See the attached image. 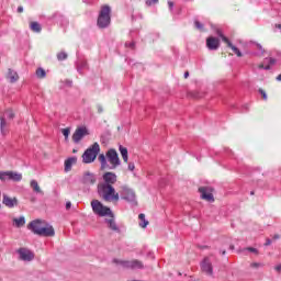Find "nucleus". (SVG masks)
Returning <instances> with one entry per match:
<instances>
[{"label": "nucleus", "instance_id": "48", "mask_svg": "<svg viewBox=\"0 0 281 281\" xmlns=\"http://www.w3.org/2000/svg\"><path fill=\"white\" fill-rule=\"evenodd\" d=\"M184 78H190V72L189 71L184 72Z\"/></svg>", "mask_w": 281, "mask_h": 281}, {"label": "nucleus", "instance_id": "26", "mask_svg": "<svg viewBox=\"0 0 281 281\" xmlns=\"http://www.w3.org/2000/svg\"><path fill=\"white\" fill-rule=\"evenodd\" d=\"M76 164V158L71 157L65 160V172H69L71 170V166Z\"/></svg>", "mask_w": 281, "mask_h": 281}, {"label": "nucleus", "instance_id": "20", "mask_svg": "<svg viewBox=\"0 0 281 281\" xmlns=\"http://www.w3.org/2000/svg\"><path fill=\"white\" fill-rule=\"evenodd\" d=\"M3 205H5V207H16V205H19V200L16 198H10L7 194H3V200H2Z\"/></svg>", "mask_w": 281, "mask_h": 281}, {"label": "nucleus", "instance_id": "22", "mask_svg": "<svg viewBox=\"0 0 281 281\" xmlns=\"http://www.w3.org/2000/svg\"><path fill=\"white\" fill-rule=\"evenodd\" d=\"M83 183L86 184H93L95 183L97 179H95V175L87 171L83 173V179H82Z\"/></svg>", "mask_w": 281, "mask_h": 281}, {"label": "nucleus", "instance_id": "18", "mask_svg": "<svg viewBox=\"0 0 281 281\" xmlns=\"http://www.w3.org/2000/svg\"><path fill=\"white\" fill-rule=\"evenodd\" d=\"M277 60L276 58L272 57H268L265 58L261 64H259V69H265L266 71H269V69H271L273 67V65H276Z\"/></svg>", "mask_w": 281, "mask_h": 281}, {"label": "nucleus", "instance_id": "35", "mask_svg": "<svg viewBox=\"0 0 281 281\" xmlns=\"http://www.w3.org/2000/svg\"><path fill=\"white\" fill-rule=\"evenodd\" d=\"M194 25L196 27V30H200V32H203V24L199 21V20H195L194 21Z\"/></svg>", "mask_w": 281, "mask_h": 281}, {"label": "nucleus", "instance_id": "12", "mask_svg": "<svg viewBox=\"0 0 281 281\" xmlns=\"http://www.w3.org/2000/svg\"><path fill=\"white\" fill-rule=\"evenodd\" d=\"M214 190L211 187H200L199 192L201 194V199L204 201H209L210 203L214 202V194H212Z\"/></svg>", "mask_w": 281, "mask_h": 281}, {"label": "nucleus", "instance_id": "45", "mask_svg": "<svg viewBox=\"0 0 281 281\" xmlns=\"http://www.w3.org/2000/svg\"><path fill=\"white\" fill-rule=\"evenodd\" d=\"M269 245H271V240L269 238L266 239L265 246L269 247Z\"/></svg>", "mask_w": 281, "mask_h": 281}, {"label": "nucleus", "instance_id": "50", "mask_svg": "<svg viewBox=\"0 0 281 281\" xmlns=\"http://www.w3.org/2000/svg\"><path fill=\"white\" fill-rule=\"evenodd\" d=\"M277 80L281 82V74L277 77Z\"/></svg>", "mask_w": 281, "mask_h": 281}, {"label": "nucleus", "instance_id": "19", "mask_svg": "<svg viewBox=\"0 0 281 281\" xmlns=\"http://www.w3.org/2000/svg\"><path fill=\"white\" fill-rule=\"evenodd\" d=\"M45 225V222L41 221V220H35L33 222H31L27 227L29 229H32L37 236H38V232H41V228H43Z\"/></svg>", "mask_w": 281, "mask_h": 281}, {"label": "nucleus", "instance_id": "32", "mask_svg": "<svg viewBox=\"0 0 281 281\" xmlns=\"http://www.w3.org/2000/svg\"><path fill=\"white\" fill-rule=\"evenodd\" d=\"M67 58H68V55H67L66 52H60V53L57 54V59L58 60H67Z\"/></svg>", "mask_w": 281, "mask_h": 281}, {"label": "nucleus", "instance_id": "49", "mask_svg": "<svg viewBox=\"0 0 281 281\" xmlns=\"http://www.w3.org/2000/svg\"><path fill=\"white\" fill-rule=\"evenodd\" d=\"M278 238H280V235H274L273 236V240H278Z\"/></svg>", "mask_w": 281, "mask_h": 281}, {"label": "nucleus", "instance_id": "4", "mask_svg": "<svg viewBox=\"0 0 281 281\" xmlns=\"http://www.w3.org/2000/svg\"><path fill=\"white\" fill-rule=\"evenodd\" d=\"M91 207L92 212H94L97 216H110V218H115V215L113 214V211H111V207L104 206V204H102V202H100L99 200H92Z\"/></svg>", "mask_w": 281, "mask_h": 281}, {"label": "nucleus", "instance_id": "13", "mask_svg": "<svg viewBox=\"0 0 281 281\" xmlns=\"http://www.w3.org/2000/svg\"><path fill=\"white\" fill-rule=\"evenodd\" d=\"M206 47L211 52H216V49H218V47H221V40H218V37L209 36L206 38Z\"/></svg>", "mask_w": 281, "mask_h": 281}, {"label": "nucleus", "instance_id": "36", "mask_svg": "<svg viewBox=\"0 0 281 281\" xmlns=\"http://www.w3.org/2000/svg\"><path fill=\"white\" fill-rule=\"evenodd\" d=\"M61 133L64 137L67 139L69 137V133H71V130L69 127L61 130Z\"/></svg>", "mask_w": 281, "mask_h": 281}, {"label": "nucleus", "instance_id": "6", "mask_svg": "<svg viewBox=\"0 0 281 281\" xmlns=\"http://www.w3.org/2000/svg\"><path fill=\"white\" fill-rule=\"evenodd\" d=\"M5 120H14V112L12 110H7L2 116H0V128H1V134L3 137L8 135V122Z\"/></svg>", "mask_w": 281, "mask_h": 281}, {"label": "nucleus", "instance_id": "5", "mask_svg": "<svg viewBox=\"0 0 281 281\" xmlns=\"http://www.w3.org/2000/svg\"><path fill=\"white\" fill-rule=\"evenodd\" d=\"M100 153V145L94 143L82 155L83 164H93Z\"/></svg>", "mask_w": 281, "mask_h": 281}, {"label": "nucleus", "instance_id": "28", "mask_svg": "<svg viewBox=\"0 0 281 281\" xmlns=\"http://www.w3.org/2000/svg\"><path fill=\"white\" fill-rule=\"evenodd\" d=\"M31 188L33 192H36V194H43V190H41V187L38 186V182L36 180L31 181Z\"/></svg>", "mask_w": 281, "mask_h": 281}, {"label": "nucleus", "instance_id": "31", "mask_svg": "<svg viewBox=\"0 0 281 281\" xmlns=\"http://www.w3.org/2000/svg\"><path fill=\"white\" fill-rule=\"evenodd\" d=\"M36 76H37V78H45V76H47V72H45V69H43V68H37Z\"/></svg>", "mask_w": 281, "mask_h": 281}, {"label": "nucleus", "instance_id": "8", "mask_svg": "<svg viewBox=\"0 0 281 281\" xmlns=\"http://www.w3.org/2000/svg\"><path fill=\"white\" fill-rule=\"evenodd\" d=\"M23 179V175L16 171H2L0 172V181H15L19 182Z\"/></svg>", "mask_w": 281, "mask_h": 281}, {"label": "nucleus", "instance_id": "51", "mask_svg": "<svg viewBox=\"0 0 281 281\" xmlns=\"http://www.w3.org/2000/svg\"><path fill=\"white\" fill-rule=\"evenodd\" d=\"M229 249H231L232 251H234V245H231V246H229Z\"/></svg>", "mask_w": 281, "mask_h": 281}, {"label": "nucleus", "instance_id": "39", "mask_svg": "<svg viewBox=\"0 0 281 281\" xmlns=\"http://www.w3.org/2000/svg\"><path fill=\"white\" fill-rule=\"evenodd\" d=\"M246 249H247V251H250L251 254H256V256H258V254H259L258 249H256L254 247H248Z\"/></svg>", "mask_w": 281, "mask_h": 281}, {"label": "nucleus", "instance_id": "52", "mask_svg": "<svg viewBox=\"0 0 281 281\" xmlns=\"http://www.w3.org/2000/svg\"><path fill=\"white\" fill-rule=\"evenodd\" d=\"M222 256H225V250L222 251Z\"/></svg>", "mask_w": 281, "mask_h": 281}, {"label": "nucleus", "instance_id": "15", "mask_svg": "<svg viewBox=\"0 0 281 281\" xmlns=\"http://www.w3.org/2000/svg\"><path fill=\"white\" fill-rule=\"evenodd\" d=\"M37 236L52 237L56 236V232L54 231V226L49 224H44V227L41 228Z\"/></svg>", "mask_w": 281, "mask_h": 281}, {"label": "nucleus", "instance_id": "43", "mask_svg": "<svg viewBox=\"0 0 281 281\" xmlns=\"http://www.w3.org/2000/svg\"><path fill=\"white\" fill-rule=\"evenodd\" d=\"M97 111L98 113H103L104 109L102 108V105H97Z\"/></svg>", "mask_w": 281, "mask_h": 281}, {"label": "nucleus", "instance_id": "23", "mask_svg": "<svg viewBox=\"0 0 281 281\" xmlns=\"http://www.w3.org/2000/svg\"><path fill=\"white\" fill-rule=\"evenodd\" d=\"M89 65L87 64V59H79L77 61V71H79V74H82V71H85V69H88Z\"/></svg>", "mask_w": 281, "mask_h": 281}, {"label": "nucleus", "instance_id": "3", "mask_svg": "<svg viewBox=\"0 0 281 281\" xmlns=\"http://www.w3.org/2000/svg\"><path fill=\"white\" fill-rule=\"evenodd\" d=\"M97 25L101 30H104L109 25H111V7L109 5L101 7V10L99 12V16L97 20Z\"/></svg>", "mask_w": 281, "mask_h": 281}, {"label": "nucleus", "instance_id": "29", "mask_svg": "<svg viewBox=\"0 0 281 281\" xmlns=\"http://www.w3.org/2000/svg\"><path fill=\"white\" fill-rule=\"evenodd\" d=\"M138 218H139V227H147L148 226V221H146V215L144 213H140L138 215Z\"/></svg>", "mask_w": 281, "mask_h": 281}, {"label": "nucleus", "instance_id": "25", "mask_svg": "<svg viewBox=\"0 0 281 281\" xmlns=\"http://www.w3.org/2000/svg\"><path fill=\"white\" fill-rule=\"evenodd\" d=\"M119 150L121 153L123 161H125V164H128V149L126 147L120 145Z\"/></svg>", "mask_w": 281, "mask_h": 281}, {"label": "nucleus", "instance_id": "10", "mask_svg": "<svg viewBox=\"0 0 281 281\" xmlns=\"http://www.w3.org/2000/svg\"><path fill=\"white\" fill-rule=\"evenodd\" d=\"M103 181L99 182V186H115L117 183V175L108 171L102 177Z\"/></svg>", "mask_w": 281, "mask_h": 281}, {"label": "nucleus", "instance_id": "38", "mask_svg": "<svg viewBox=\"0 0 281 281\" xmlns=\"http://www.w3.org/2000/svg\"><path fill=\"white\" fill-rule=\"evenodd\" d=\"M125 47H130V49H135V42H126Z\"/></svg>", "mask_w": 281, "mask_h": 281}, {"label": "nucleus", "instance_id": "27", "mask_svg": "<svg viewBox=\"0 0 281 281\" xmlns=\"http://www.w3.org/2000/svg\"><path fill=\"white\" fill-rule=\"evenodd\" d=\"M7 78L10 80V82H16V80H19V74L12 69H9Z\"/></svg>", "mask_w": 281, "mask_h": 281}, {"label": "nucleus", "instance_id": "21", "mask_svg": "<svg viewBox=\"0 0 281 281\" xmlns=\"http://www.w3.org/2000/svg\"><path fill=\"white\" fill-rule=\"evenodd\" d=\"M105 223L109 229H112V232H116L117 234H120V226H117V223H115L114 217L105 218Z\"/></svg>", "mask_w": 281, "mask_h": 281}, {"label": "nucleus", "instance_id": "1", "mask_svg": "<svg viewBox=\"0 0 281 281\" xmlns=\"http://www.w3.org/2000/svg\"><path fill=\"white\" fill-rule=\"evenodd\" d=\"M98 159L101 164V170H106V168L110 170H115V168H117V166L121 164L120 156L115 149H109L105 156L104 154H100Z\"/></svg>", "mask_w": 281, "mask_h": 281}, {"label": "nucleus", "instance_id": "42", "mask_svg": "<svg viewBox=\"0 0 281 281\" xmlns=\"http://www.w3.org/2000/svg\"><path fill=\"white\" fill-rule=\"evenodd\" d=\"M169 10L172 12V8H175V2L168 1Z\"/></svg>", "mask_w": 281, "mask_h": 281}, {"label": "nucleus", "instance_id": "2", "mask_svg": "<svg viewBox=\"0 0 281 281\" xmlns=\"http://www.w3.org/2000/svg\"><path fill=\"white\" fill-rule=\"evenodd\" d=\"M98 194L106 203H117L120 201V193L115 191L113 186L98 184Z\"/></svg>", "mask_w": 281, "mask_h": 281}, {"label": "nucleus", "instance_id": "17", "mask_svg": "<svg viewBox=\"0 0 281 281\" xmlns=\"http://www.w3.org/2000/svg\"><path fill=\"white\" fill-rule=\"evenodd\" d=\"M121 196L125 201H135V192L126 187H121Z\"/></svg>", "mask_w": 281, "mask_h": 281}, {"label": "nucleus", "instance_id": "7", "mask_svg": "<svg viewBox=\"0 0 281 281\" xmlns=\"http://www.w3.org/2000/svg\"><path fill=\"white\" fill-rule=\"evenodd\" d=\"M215 34H217L220 36V38H222L223 43L227 44V47H229L234 52V54H236V56H238V58H243V53L240 52V49H238V47H236V46H234V44H232L229 38H227V36H225V34H223V31L221 29H216Z\"/></svg>", "mask_w": 281, "mask_h": 281}, {"label": "nucleus", "instance_id": "30", "mask_svg": "<svg viewBox=\"0 0 281 281\" xmlns=\"http://www.w3.org/2000/svg\"><path fill=\"white\" fill-rule=\"evenodd\" d=\"M13 222L15 223V226L23 227V225H25V217L21 216L19 218H14Z\"/></svg>", "mask_w": 281, "mask_h": 281}, {"label": "nucleus", "instance_id": "40", "mask_svg": "<svg viewBox=\"0 0 281 281\" xmlns=\"http://www.w3.org/2000/svg\"><path fill=\"white\" fill-rule=\"evenodd\" d=\"M250 267H251L252 269H258L259 267H262V263L252 262V263L250 265Z\"/></svg>", "mask_w": 281, "mask_h": 281}, {"label": "nucleus", "instance_id": "34", "mask_svg": "<svg viewBox=\"0 0 281 281\" xmlns=\"http://www.w3.org/2000/svg\"><path fill=\"white\" fill-rule=\"evenodd\" d=\"M159 3V0H146L147 8H150V5H157Z\"/></svg>", "mask_w": 281, "mask_h": 281}, {"label": "nucleus", "instance_id": "53", "mask_svg": "<svg viewBox=\"0 0 281 281\" xmlns=\"http://www.w3.org/2000/svg\"><path fill=\"white\" fill-rule=\"evenodd\" d=\"M250 194L254 195L255 194L254 191H251Z\"/></svg>", "mask_w": 281, "mask_h": 281}, {"label": "nucleus", "instance_id": "16", "mask_svg": "<svg viewBox=\"0 0 281 281\" xmlns=\"http://www.w3.org/2000/svg\"><path fill=\"white\" fill-rule=\"evenodd\" d=\"M19 254H20L21 260H24L26 262L34 260V252H32L27 248H20Z\"/></svg>", "mask_w": 281, "mask_h": 281}, {"label": "nucleus", "instance_id": "9", "mask_svg": "<svg viewBox=\"0 0 281 281\" xmlns=\"http://www.w3.org/2000/svg\"><path fill=\"white\" fill-rule=\"evenodd\" d=\"M113 262L115 265H122V267H124L125 269H144V263H142V261L137 259L132 261H122L119 259H114Z\"/></svg>", "mask_w": 281, "mask_h": 281}, {"label": "nucleus", "instance_id": "33", "mask_svg": "<svg viewBox=\"0 0 281 281\" xmlns=\"http://www.w3.org/2000/svg\"><path fill=\"white\" fill-rule=\"evenodd\" d=\"M255 49H258L259 56L265 54V49L262 48V45H260V44H255Z\"/></svg>", "mask_w": 281, "mask_h": 281}, {"label": "nucleus", "instance_id": "41", "mask_svg": "<svg viewBox=\"0 0 281 281\" xmlns=\"http://www.w3.org/2000/svg\"><path fill=\"white\" fill-rule=\"evenodd\" d=\"M128 170H131V172H133V170H135V164L134 162H128Z\"/></svg>", "mask_w": 281, "mask_h": 281}, {"label": "nucleus", "instance_id": "44", "mask_svg": "<svg viewBox=\"0 0 281 281\" xmlns=\"http://www.w3.org/2000/svg\"><path fill=\"white\" fill-rule=\"evenodd\" d=\"M276 271L278 272V273H281V263L280 265H278V266H276Z\"/></svg>", "mask_w": 281, "mask_h": 281}, {"label": "nucleus", "instance_id": "47", "mask_svg": "<svg viewBox=\"0 0 281 281\" xmlns=\"http://www.w3.org/2000/svg\"><path fill=\"white\" fill-rule=\"evenodd\" d=\"M18 12H19V14H21V12H23V7H19Z\"/></svg>", "mask_w": 281, "mask_h": 281}, {"label": "nucleus", "instance_id": "46", "mask_svg": "<svg viewBox=\"0 0 281 281\" xmlns=\"http://www.w3.org/2000/svg\"><path fill=\"white\" fill-rule=\"evenodd\" d=\"M66 210H71V202L66 203Z\"/></svg>", "mask_w": 281, "mask_h": 281}, {"label": "nucleus", "instance_id": "37", "mask_svg": "<svg viewBox=\"0 0 281 281\" xmlns=\"http://www.w3.org/2000/svg\"><path fill=\"white\" fill-rule=\"evenodd\" d=\"M258 91H259V93L261 95V100H267V92L263 89H261V88Z\"/></svg>", "mask_w": 281, "mask_h": 281}, {"label": "nucleus", "instance_id": "24", "mask_svg": "<svg viewBox=\"0 0 281 281\" xmlns=\"http://www.w3.org/2000/svg\"><path fill=\"white\" fill-rule=\"evenodd\" d=\"M30 30L38 34L43 31V26H41V23L32 21L30 22Z\"/></svg>", "mask_w": 281, "mask_h": 281}, {"label": "nucleus", "instance_id": "11", "mask_svg": "<svg viewBox=\"0 0 281 281\" xmlns=\"http://www.w3.org/2000/svg\"><path fill=\"white\" fill-rule=\"evenodd\" d=\"M87 135H89V130L85 126L78 127L72 134V142H75V144H79L83 137H87Z\"/></svg>", "mask_w": 281, "mask_h": 281}, {"label": "nucleus", "instance_id": "14", "mask_svg": "<svg viewBox=\"0 0 281 281\" xmlns=\"http://www.w3.org/2000/svg\"><path fill=\"white\" fill-rule=\"evenodd\" d=\"M200 267H201V271L203 273H206V276H212V273H214L213 268H212V260H210L209 257H205L202 260Z\"/></svg>", "mask_w": 281, "mask_h": 281}]
</instances>
